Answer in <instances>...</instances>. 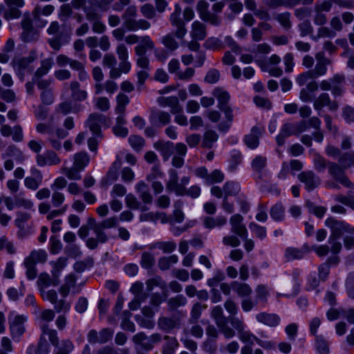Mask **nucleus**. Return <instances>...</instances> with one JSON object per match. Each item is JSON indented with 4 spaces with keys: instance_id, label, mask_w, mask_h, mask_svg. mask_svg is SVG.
<instances>
[{
    "instance_id": "f257e3e1",
    "label": "nucleus",
    "mask_w": 354,
    "mask_h": 354,
    "mask_svg": "<svg viewBox=\"0 0 354 354\" xmlns=\"http://www.w3.org/2000/svg\"><path fill=\"white\" fill-rule=\"evenodd\" d=\"M138 11L136 6H130L126 8L122 15L123 19V27L129 31H137L138 30H147L151 24L145 19H136Z\"/></svg>"
},
{
    "instance_id": "f03ea898",
    "label": "nucleus",
    "mask_w": 354,
    "mask_h": 354,
    "mask_svg": "<svg viewBox=\"0 0 354 354\" xmlns=\"http://www.w3.org/2000/svg\"><path fill=\"white\" fill-rule=\"evenodd\" d=\"M325 225L330 230L328 242L339 239L344 233L354 234V228L342 221L333 217H328L325 221Z\"/></svg>"
},
{
    "instance_id": "7ed1b4c3",
    "label": "nucleus",
    "mask_w": 354,
    "mask_h": 354,
    "mask_svg": "<svg viewBox=\"0 0 354 354\" xmlns=\"http://www.w3.org/2000/svg\"><path fill=\"white\" fill-rule=\"evenodd\" d=\"M37 59L35 53H30L27 57H15L11 65L21 82L24 81L25 72L32 73L33 68L30 64Z\"/></svg>"
},
{
    "instance_id": "20e7f679",
    "label": "nucleus",
    "mask_w": 354,
    "mask_h": 354,
    "mask_svg": "<svg viewBox=\"0 0 354 354\" xmlns=\"http://www.w3.org/2000/svg\"><path fill=\"white\" fill-rule=\"evenodd\" d=\"M6 9L0 5V14L6 21L19 19L22 16L21 8L25 6L24 0H3Z\"/></svg>"
},
{
    "instance_id": "39448f33",
    "label": "nucleus",
    "mask_w": 354,
    "mask_h": 354,
    "mask_svg": "<svg viewBox=\"0 0 354 354\" xmlns=\"http://www.w3.org/2000/svg\"><path fill=\"white\" fill-rule=\"evenodd\" d=\"M111 123V119L99 113H91L85 122L86 126L97 138H102L101 125L109 127Z\"/></svg>"
},
{
    "instance_id": "423d86ee",
    "label": "nucleus",
    "mask_w": 354,
    "mask_h": 354,
    "mask_svg": "<svg viewBox=\"0 0 354 354\" xmlns=\"http://www.w3.org/2000/svg\"><path fill=\"white\" fill-rule=\"evenodd\" d=\"M163 339L161 334L155 333L148 337L144 332L136 333L132 337V342L146 351L153 348L154 345L158 344Z\"/></svg>"
},
{
    "instance_id": "0eeeda50",
    "label": "nucleus",
    "mask_w": 354,
    "mask_h": 354,
    "mask_svg": "<svg viewBox=\"0 0 354 354\" xmlns=\"http://www.w3.org/2000/svg\"><path fill=\"white\" fill-rule=\"evenodd\" d=\"M39 292L44 300L48 301L54 305L55 310L57 313L62 311L67 313L71 309V303L66 301L64 299L58 300L57 292L55 290H43Z\"/></svg>"
},
{
    "instance_id": "6e6552de",
    "label": "nucleus",
    "mask_w": 354,
    "mask_h": 354,
    "mask_svg": "<svg viewBox=\"0 0 354 354\" xmlns=\"http://www.w3.org/2000/svg\"><path fill=\"white\" fill-rule=\"evenodd\" d=\"M211 315L215 319V323L219 331L223 335L225 338L231 339L235 336L234 330L225 321L221 306H216L214 307L212 310Z\"/></svg>"
},
{
    "instance_id": "1a4fd4ad",
    "label": "nucleus",
    "mask_w": 354,
    "mask_h": 354,
    "mask_svg": "<svg viewBox=\"0 0 354 354\" xmlns=\"http://www.w3.org/2000/svg\"><path fill=\"white\" fill-rule=\"evenodd\" d=\"M328 171L333 180L348 188H354V185L346 176L345 169L339 162H330Z\"/></svg>"
},
{
    "instance_id": "9d476101",
    "label": "nucleus",
    "mask_w": 354,
    "mask_h": 354,
    "mask_svg": "<svg viewBox=\"0 0 354 354\" xmlns=\"http://www.w3.org/2000/svg\"><path fill=\"white\" fill-rule=\"evenodd\" d=\"M180 15L181 8L178 4H176L174 11L169 17V21L171 26L176 28L175 32H173L175 37L179 39H183L187 31L185 23Z\"/></svg>"
},
{
    "instance_id": "9b49d317",
    "label": "nucleus",
    "mask_w": 354,
    "mask_h": 354,
    "mask_svg": "<svg viewBox=\"0 0 354 354\" xmlns=\"http://www.w3.org/2000/svg\"><path fill=\"white\" fill-rule=\"evenodd\" d=\"M315 57L316 59L315 68L310 71L317 79L326 74L328 71L327 67L332 64V60L326 57L324 51L317 53Z\"/></svg>"
},
{
    "instance_id": "f8f14e48",
    "label": "nucleus",
    "mask_w": 354,
    "mask_h": 354,
    "mask_svg": "<svg viewBox=\"0 0 354 354\" xmlns=\"http://www.w3.org/2000/svg\"><path fill=\"white\" fill-rule=\"evenodd\" d=\"M230 323L231 324V328L234 330L237 331L238 336L239 339L242 342H250L254 335L251 333L249 330H245V325L243 321L239 317L235 316H232L229 319Z\"/></svg>"
},
{
    "instance_id": "ddd939ff",
    "label": "nucleus",
    "mask_w": 354,
    "mask_h": 354,
    "mask_svg": "<svg viewBox=\"0 0 354 354\" xmlns=\"http://www.w3.org/2000/svg\"><path fill=\"white\" fill-rule=\"evenodd\" d=\"M158 328L165 333H170L173 330L179 329L181 325V321L179 317H160L158 319Z\"/></svg>"
},
{
    "instance_id": "4468645a",
    "label": "nucleus",
    "mask_w": 354,
    "mask_h": 354,
    "mask_svg": "<svg viewBox=\"0 0 354 354\" xmlns=\"http://www.w3.org/2000/svg\"><path fill=\"white\" fill-rule=\"evenodd\" d=\"M118 224V221L116 216L106 218L98 223V225L95 229V235L100 238L102 243H106L109 237L104 232V230L115 227Z\"/></svg>"
},
{
    "instance_id": "2eb2a0df",
    "label": "nucleus",
    "mask_w": 354,
    "mask_h": 354,
    "mask_svg": "<svg viewBox=\"0 0 354 354\" xmlns=\"http://www.w3.org/2000/svg\"><path fill=\"white\" fill-rule=\"evenodd\" d=\"M36 162L39 167H43L46 165H59L61 162V159L54 151L47 150L44 153L36 156Z\"/></svg>"
},
{
    "instance_id": "dca6fc26",
    "label": "nucleus",
    "mask_w": 354,
    "mask_h": 354,
    "mask_svg": "<svg viewBox=\"0 0 354 354\" xmlns=\"http://www.w3.org/2000/svg\"><path fill=\"white\" fill-rule=\"evenodd\" d=\"M324 106H328L330 111H335L339 108L337 101L332 100L327 93H322L313 103V107L317 111H321Z\"/></svg>"
},
{
    "instance_id": "f3484780",
    "label": "nucleus",
    "mask_w": 354,
    "mask_h": 354,
    "mask_svg": "<svg viewBox=\"0 0 354 354\" xmlns=\"http://www.w3.org/2000/svg\"><path fill=\"white\" fill-rule=\"evenodd\" d=\"M26 318L21 315H17L13 320L10 322V330L13 339L19 340L20 337L24 333L26 329L24 325Z\"/></svg>"
},
{
    "instance_id": "a211bd4d",
    "label": "nucleus",
    "mask_w": 354,
    "mask_h": 354,
    "mask_svg": "<svg viewBox=\"0 0 354 354\" xmlns=\"http://www.w3.org/2000/svg\"><path fill=\"white\" fill-rule=\"evenodd\" d=\"M299 180L305 184L307 190L311 191L320 184L319 178L312 171H303L298 175Z\"/></svg>"
},
{
    "instance_id": "6ab92c4d",
    "label": "nucleus",
    "mask_w": 354,
    "mask_h": 354,
    "mask_svg": "<svg viewBox=\"0 0 354 354\" xmlns=\"http://www.w3.org/2000/svg\"><path fill=\"white\" fill-rule=\"evenodd\" d=\"M243 218L241 214H236L233 215L230 223L232 225L231 231L241 238H245L248 234V230L245 226L242 223Z\"/></svg>"
},
{
    "instance_id": "aec40b11",
    "label": "nucleus",
    "mask_w": 354,
    "mask_h": 354,
    "mask_svg": "<svg viewBox=\"0 0 354 354\" xmlns=\"http://www.w3.org/2000/svg\"><path fill=\"white\" fill-rule=\"evenodd\" d=\"M59 283V279L55 277L52 275L50 276L49 274L46 272H41L37 281V284L38 286L39 291H42L43 290H47L50 286H57Z\"/></svg>"
},
{
    "instance_id": "412c9836",
    "label": "nucleus",
    "mask_w": 354,
    "mask_h": 354,
    "mask_svg": "<svg viewBox=\"0 0 354 354\" xmlns=\"http://www.w3.org/2000/svg\"><path fill=\"white\" fill-rule=\"evenodd\" d=\"M153 147L160 152L165 161L171 156L174 151V145L169 141L159 140L154 143Z\"/></svg>"
},
{
    "instance_id": "4be33fe9",
    "label": "nucleus",
    "mask_w": 354,
    "mask_h": 354,
    "mask_svg": "<svg viewBox=\"0 0 354 354\" xmlns=\"http://www.w3.org/2000/svg\"><path fill=\"white\" fill-rule=\"evenodd\" d=\"M256 319L259 323L270 327H276L280 322V317L277 315L266 312L257 314Z\"/></svg>"
},
{
    "instance_id": "5701e85b",
    "label": "nucleus",
    "mask_w": 354,
    "mask_h": 354,
    "mask_svg": "<svg viewBox=\"0 0 354 354\" xmlns=\"http://www.w3.org/2000/svg\"><path fill=\"white\" fill-rule=\"evenodd\" d=\"M330 80L333 85V95L334 97L342 96L344 91L345 76L342 74L337 73Z\"/></svg>"
},
{
    "instance_id": "b1692460",
    "label": "nucleus",
    "mask_w": 354,
    "mask_h": 354,
    "mask_svg": "<svg viewBox=\"0 0 354 354\" xmlns=\"http://www.w3.org/2000/svg\"><path fill=\"white\" fill-rule=\"evenodd\" d=\"M164 344L162 346V354H175L179 346L176 337L165 335L163 336Z\"/></svg>"
},
{
    "instance_id": "393cba45",
    "label": "nucleus",
    "mask_w": 354,
    "mask_h": 354,
    "mask_svg": "<svg viewBox=\"0 0 354 354\" xmlns=\"http://www.w3.org/2000/svg\"><path fill=\"white\" fill-rule=\"evenodd\" d=\"M49 345L45 337L43 335L40 336L39 342L35 346L30 345L28 347L26 353L27 354H48Z\"/></svg>"
},
{
    "instance_id": "a878e982",
    "label": "nucleus",
    "mask_w": 354,
    "mask_h": 354,
    "mask_svg": "<svg viewBox=\"0 0 354 354\" xmlns=\"http://www.w3.org/2000/svg\"><path fill=\"white\" fill-rule=\"evenodd\" d=\"M190 35L194 40H203L207 36L206 26L198 21H195L192 24Z\"/></svg>"
},
{
    "instance_id": "bb28decb",
    "label": "nucleus",
    "mask_w": 354,
    "mask_h": 354,
    "mask_svg": "<svg viewBox=\"0 0 354 354\" xmlns=\"http://www.w3.org/2000/svg\"><path fill=\"white\" fill-rule=\"evenodd\" d=\"M136 192L139 194V197L145 204H151L153 201V196L149 192L147 185L140 181L136 185Z\"/></svg>"
},
{
    "instance_id": "cd10ccee",
    "label": "nucleus",
    "mask_w": 354,
    "mask_h": 354,
    "mask_svg": "<svg viewBox=\"0 0 354 354\" xmlns=\"http://www.w3.org/2000/svg\"><path fill=\"white\" fill-rule=\"evenodd\" d=\"M149 120L151 122H158L162 125H167L171 122V116L167 112L153 109L151 111Z\"/></svg>"
},
{
    "instance_id": "c85d7f7f",
    "label": "nucleus",
    "mask_w": 354,
    "mask_h": 354,
    "mask_svg": "<svg viewBox=\"0 0 354 354\" xmlns=\"http://www.w3.org/2000/svg\"><path fill=\"white\" fill-rule=\"evenodd\" d=\"M70 89L71 97L75 101H84L87 98V92L80 88V84L77 81H72L70 83Z\"/></svg>"
},
{
    "instance_id": "c756f323",
    "label": "nucleus",
    "mask_w": 354,
    "mask_h": 354,
    "mask_svg": "<svg viewBox=\"0 0 354 354\" xmlns=\"http://www.w3.org/2000/svg\"><path fill=\"white\" fill-rule=\"evenodd\" d=\"M232 288L241 297H248L252 292L248 284L236 281L232 282Z\"/></svg>"
},
{
    "instance_id": "7c9ffc66",
    "label": "nucleus",
    "mask_w": 354,
    "mask_h": 354,
    "mask_svg": "<svg viewBox=\"0 0 354 354\" xmlns=\"http://www.w3.org/2000/svg\"><path fill=\"white\" fill-rule=\"evenodd\" d=\"M53 65V58H47L41 62V66L37 69L35 71L33 80L39 79L42 76L46 75L49 70L52 68Z\"/></svg>"
},
{
    "instance_id": "2f4dec72",
    "label": "nucleus",
    "mask_w": 354,
    "mask_h": 354,
    "mask_svg": "<svg viewBox=\"0 0 354 354\" xmlns=\"http://www.w3.org/2000/svg\"><path fill=\"white\" fill-rule=\"evenodd\" d=\"M47 259V253L45 250H39L32 251L30 255L25 259L26 261L35 265L37 263H44Z\"/></svg>"
},
{
    "instance_id": "473e14b6",
    "label": "nucleus",
    "mask_w": 354,
    "mask_h": 354,
    "mask_svg": "<svg viewBox=\"0 0 354 354\" xmlns=\"http://www.w3.org/2000/svg\"><path fill=\"white\" fill-rule=\"evenodd\" d=\"M116 53L120 59V64L124 65V66H129L131 68V63L128 61L129 59V51L127 46L124 44H120L116 47Z\"/></svg>"
},
{
    "instance_id": "72a5a7b5",
    "label": "nucleus",
    "mask_w": 354,
    "mask_h": 354,
    "mask_svg": "<svg viewBox=\"0 0 354 354\" xmlns=\"http://www.w3.org/2000/svg\"><path fill=\"white\" fill-rule=\"evenodd\" d=\"M227 219L225 216L206 217L204 219V225L207 229H213L216 227H221L226 224Z\"/></svg>"
},
{
    "instance_id": "f704fd0d",
    "label": "nucleus",
    "mask_w": 354,
    "mask_h": 354,
    "mask_svg": "<svg viewBox=\"0 0 354 354\" xmlns=\"http://www.w3.org/2000/svg\"><path fill=\"white\" fill-rule=\"evenodd\" d=\"M291 14L289 12L278 13L274 15L275 20L285 30H288L292 28L290 21Z\"/></svg>"
},
{
    "instance_id": "c9c22d12",
    "label": "nucleus",
    "mask_w": 354,
    "mask_h": 354,
    "mask_svg": "<svg viewBox=\"0 0 354 354\" xmlns=\"http://www.w3.org/2000/svg\"><path fill=\"white\" fill-rule=\"evenodd\" d=\"M213 95L218 100L219 109H223L225 107L228 106L227 102L230 100V94L221 88H216L214 91Z\"/></svg>"
},
{
    "instance_id": "e433bc0d",
    "label": "nucleus",
    "mask_w": 354,
    "mask_h": 354,
    "mask_svg": "<svg viewBox=\"0 0 354 354\" xmlns=\"http://www.w3.org/2000/svg\"><path fill=\"white\" fill-rule=\"evenodd\" d=\"M67 261L68 259L66 257H59L57 261L50 263L52 266L51 274L53 277L59 279L60 272L66 267Z\"/></svg>"
},
{
    "instance_id": "4c0bfd02",
    "label": "nucleus",
    "mask_w": 354,
    "mask_h": 354,
    "mask_svg": "<svg viewBox=\"0 0 354 354\" xmlns=\"http://www.w3.org/2000/svg\"><path fill=\"white\" fill-rule=\"evenodd\" d=\"M183 204V203L180 200H178L174 203V210L169 217L170 220L172 221L171 224H174V221L179 223L183 221L185 218V215L183 211L181 210Z\"/></svg>"
},
{
    "instance_id": "58836bf2",
    "label": "nucleus",
    "mask_w": 354,
    "mask_h": 354,
    "mask_svg": "<svg viewBox=\"0 0 354 354\" xmlns=\"http://www.w3.org/2000/svg\"><path fill=\"white\" fill-rule=\"evenodd\" d=\"M173 32H169L161 38V43L169 50L173 52L178 48V43Z\"/></svg>"
},
{
    "instance_id": "ea45409f",
    "label": "nucleus",
    "mask_w": 354,
    "mask_h": 354,
    "mask_svg": "<svg viewBox=\"0 0 354 354\" xmlns=\"http://www.w3.org/2000/svg\"><path fill=\"white\" fill-rule=\"evenodd\" d=\"M42 333L41 335H47L48 337L50 342L55 346V347L58 346L59 344V337L57 335V332L55 329H51L49 328L48 325L44 324L41 326Z\"/></svg>"
},
{
    "instance_id": "a19ab883",
    "label": "nucleus",
    "mask_w": 354,
    "mask_h": 354,
    "mask_svg": "<svg viewBox=\"0 0 354 354\" xmlns=\"http://www.w3.org/2000/svg\"><path fill=\"white\" fill-rule=\"evenodd\" d=\"M259 133V129L257 127H253L252 129L251 133L245 136V142L248 147L251 149H254L257 147V146L259 145L258 134Z\"/></svg>"
},
{
    "instance_id": "79ce46f5",
    "label": "nucleus",
    "mask_w": 354,
    "mask_h": 354,
    "mask_svg": "<svg viewBox=\"0 0 354 354\" xmlns=\"http://www.w3.org/2000/svg\"><path fill=\"white\" fill-rule=\"evenodd\" d=\"M304 256V252L297 248H287L284 252V257L287 261L299 260Z\"/></svg>"
},
{
    "instance_id": "37998d69",
    "label": "nucleus",
    "mask_w": 354,
    "mask_h": 354,
    "mask_svg": "<svg viewBox=\"0 0 354 354\" xmlns=\"http://www.w3.org/2000/svg\"><path fill=\"white\" fill-rule=\"evenodd\" d=\"M119 167V164H118L116 162L113 164V166L108 171L106 176L101 181L102 186L106 187L109 184L112 183L113 181H115L118 179V175L117 169Z\"/></svg>"
},
{
    "instance_id": "c03bdc74",
    "label": "nucleus",
    "mask_w": 354,
    "mask_h": 354,
    "mask_svg": "<svg viewBox=\"0 0 354 354\" xmlns=\"http://www.w3.org/2000/svg\"><path fill=\"white\" fill-rule=\"evenodd\" d=\"M69 40V36L64 37L63 35H59L53 38L49 39L48 43L53 49L59 50L62 46L68 43Z\"/></svg>"
},
{
    "instance_id": "a18cd8bd",
    "label": "nucleus",
    "mask_w": 354,
    "mask_h": 354,
    "mask_svg": "<svg viewBox=\"0 0 354 354\" xmlns=\"http://www.w3.org/2000/svg\"><path fill=\"white\" fill-rule=\"evenodd\" d=\"M220 110L224 112L227 121L220 123L218 125V129L221 131L225 132L232 125L233 120L232 110L230 106L225 107L223 109Z\"/></svg>"
},
{
    "instance_id": "49530a36",
    "label": "nucleus",
    "mask_w": 354,
    "mask_h": 354,
    "mask_svg": "<svg viewBox=\"0 0 354 354\" xmlns=\"http://www.w3.org/2000/svg\"><path fill=\"white\" fill-rule=\"evenodd\" d=\"M90 160L88 155L86 152H80L74 156L73 165L82 171L88 164Z\"/></svg>"
},
{
    "instance_id": "de8ad7c7",
    "label": "nucleus",
    "mask_w": 354,
    "mask_h": 354,
    "mask_svg": "<svg viewBox=\"0 0 354 354\" xmlns=\"http://www.w3.org/2000/svg\"><path fill=\"white\" fill-rule=\"evenodd\" d=\"M116 101L115 112L119 115H123L125 112L126 106L129 103V98L127 95L120 93L117 95Z\"/></svg>"
},
{
    "instance_id": "09e8293b",
    "label": "nucleus",
    "mask_w": 354,
    "mask_h": 354,
    "mask_svg": "<svg viewBox=\"0 0 354 354\" xmlns=\"http://www.w3.org/2000/svg\"><path fill=\"white\" fill-rule=\"evenodd\" d=\"M169 174V179L166 184L167 190L176 194L177 187L179 186L178 173L176 170L171 169Z\"/></svg>"
},
{
    "instance_id": "8fccbe9b",
    "label": "nucleus",
    "mask_w": 354,
    "mask_h": 354,
    "mask_svg": "<svg viewBox=\"0 0 354 354\" xmlns=\"http://www.w3.org/2000/svg\"><path fill=\"white\" fill-rule=\"evenodd\" d=\"M39 33L35 28L23 30L21 38L24 42H33L39 39Z\"/></svg>"
},
{
    "instance_id": "3c124183",
    "label": "nucleus",
    "mask_w": 354,
    "mask_h": 354,
    "mask_svg": "<svg viewBox=\"0 0 354 354\" xmlns=\"http://www.w3.org/2000/svg\"><path fill=\"white\" fill-rule=\"evenodd\" d=\"M271 217L275 221H282L285 216V209L281 203H276L270 211Z\"/></svg>"
},
{
    "instance_id": "603ef678",
    "label": "nucleus",
    "mask_w": 354,
    "mask_h": 354,
    "mask_svg": "<svg viewBox=\"0 0 354 354\" xmlns=\"http://www.w3.org/2000/svg\"><path fill=\"white\" fill-rule=\"evenodd\" d=\"M217 139L218 135L215 131L212 130L207 131L204 133L202 147L207 149L212 148L213 143L216 142Z\"/></svg>"
},
{
    "instance_id": "864d4df0",
    "label": "nucleus",
    "mask_w": 354,
    "mask_h": 354,
    "mask_svg": "<svg viewBox=\"0 0 354 354\" xmlns=\"http://www.w3.org/2000/svg\"><path fill=\"white\" fill-rule=\"evenodd\" d=\"M131 68L129 66H124L122 64H119L118 67L115 66L111 68L109 77L112 80L118 79L122 75V73H128L131 71Z\"/></svg>"
},
{
    "instance_id": "5fc2aeb1",
    "label": "nucleus",
    "mask_w": 354,
    "mask_h": 354,
    "mask_svg": "<svg viewBox=\"0 0 354 354\" xmlns=\"http://www.w3.org/2000/svg\"><path fill=\"white\" fill-rule=\"evenodd\" d=\"M338 162L345 170L352 166L354 167V153H344L342 154L338 159Z\"/></svg>"
},
{
    "instance_id": "6e6d98bb",
    "label": "nucleus",
    "mask_w": 354,
    "mask_h": 354,
    "mask_svg": "<svg viewBox=\"0 0 354 354\" xmlns=\"http://www.w3.org/2000/svg\"><path fill=\"white\" fill-rule=\"evenodd\" d=\"M155 258L149 252H144L141 256L140 265L145 269H150L155 265Z\"/></svg>"
},
{
    "instance_id": "4d7b16f0",
    "label": "nucleus",
    "mask_w": 354,
    "mask_h": 354,
    "mask_svg": "<svg viewBox=\"0 0 354 354\" xmlns=\"http://www.w3.org/2000/svg\"><path fill=\"white\" fill-rule=\"evenodd\" d=\"M223 191L225 193V197L235 196L240 191V186L238 183L233 181H227L223 186Z\"/></svg>"
},
{
    "instance_id": "13d9d810",
    "label": "nucleus",
    "mask_w": 354,
    "mask_h": 354,
    "mask_svg": "<svg viewBox=\"0 0 354 354\" xmlns=\"http://www.w3.org/2000/svg\"><path fill=\"white\" fill-rule=\"evenodd\" d=\"M153 248L160 249L164 253H171L175 250L176 244L174 241H159L155 243Z\"/></svg>"
},
{
    "instance_id": "bf43d9fd",
    "label": "nucleus",
    "mask_w": 354,
    "mask_h": 354,
    "mask_svg": "<svg viewBox=\"0 0 354 354\" xmlns=\"http://www.w3.org/2000/svg\"><path fill=\"white\" fill-rule=\"evenodd\" d=\"M62 171L70 180H77L81 178V175L80 174L81 170L75 165L72 167H64L62 169Z\"/></svg>"
},
{
    "instance_id": "052dcab7",
    "label": "nucleus",
    "mask_w": 354,
    "mask_h": 354,
    "mask_svg": "<svg viewBox=\"0 0 354 354\" xmlns=\"http://www.w3.org/2000/svg\"><path fill=\"white\" fill-rule=\"evenodd\" d=\"M187 299L183 295H178L174 297L170 298L167 304L170 310H174L180 306L185 305Z\"/></svg>"
},
{
    "instance_id": "680f3d73",
    "label": "nucleus",
    "mask_w": 354,
    "mask_h": 354,
    "mask_svg": "<svg viewBox=\"0 0 354 354\" xmlns=\"http://www.w3.org/2000/svg\"><path fill=\"white\" fill-rule=\"evenodd\" d=\"M129 142L136 151H140L145 144L144 138L137 135L130 136L129 138Z\"/></svg>"
},
{
    "instance_id": "e2e57ef3",
    "label": "nucleus",
    "mask_w": 354,
    "mask_h": 354,
    "mask_svg": "<svg viewBox=\"0 0 354 354\" xmlns=\"http://www.w3.org/2000/svg\"><path fill=\"white\" fill-rule=\"evenodd\" d=\"M251 165L254 171L261 173L266 167L267 158L265 156H258L252 160Z\"/></svg>"
},
{
    "instance_id": "0e129e2a",
    "label": "nucleus",
    "mask_w": 354,
    "mask_h": 354,
    "mask_svg": "<svg viewBox=\"0 0 354 354\" xmlns=\"http://www.w3.org/2000/svg\"><path fill=\"white\" fill-rule=\"evenodd\" d=\"M203 308H206V306H203L199 303L194 304L191 311V317L189 319V323L196 324L198 322V319L201 315Z\"/></svg>"
},
{
    "instance_id": "69168bd1",
    "label": "nucleus",
    "mask_w": 354,
    "mask_h": 354,
    "mask_svg": "<svg viewBox=\"0 0 354 354\" xmlns=\"http://www.w3.org/2000/svg\"><path fill=\"white\" fill-rule=\"evenodd\" d=\"M330 162V161L326 160L319 155H317L314 158L315 169L319 172L324 171L326 168H328Z\"/></svg>"
},
{
    "instance_id": "338daca9",
    "label": "nucleus",
    "mask_w": 354,
    "mask_h": 354,
    "mask_svg": "<svg viewBox=\"0 0 354 354\" xmlns=\"http://www.w3.org/2000/svg\"><path fill=\"white\" fill-rule=\"evenodd\" d=\"M42 183V180L35 177L27 176L24 179V185L31 190H37Z\"/></svg>"
},
{
    "instance_id": "774afa93",
    "label": "nucleus",
    "mask_w": 354,
    "mask_h": 354,
    "mask_svg": "<svg viewBox=\"0 0 354 354\" xmlns=\"http://www.w3.org/2000/svg\"><path fill=\"white\" fill-rule=\"evenodd\" d=\"M346 288L348 296L354 299V272L348 274L346 281Z\"/></svg>"
}]
</instances>
